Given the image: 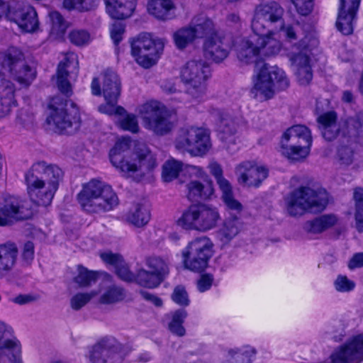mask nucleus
I'll list each match as a JSON object with an SVG mask.
<instances>
[{"label": "nucleus", "instance_id": "nucleus-30", "mask_svg": "<svg viewBox=\"0 0 363 363\" xmlns=\"http://www.w3.org/2000/svg\"><path fill=\"white\" fill-rule=\"evenodd\" d=\"M151 218L150 211L143 203H135L129 209L125 215L126 222L135 228H143L150 221Z\"/></svg>", "mask_w": 363, "mask_h": 363}, {"label": "nucleus", "instance_id": "nucleus-16", "mask_svg": "<svg viewBox=\"0 0 363 363\" xmlns=\"http://www.w3.org/2000/svg\"><path fill=\"white\" fill-rule=\"evenodd\" d=\"M305 39H301L298 44L293 45L287 53L297 79L301 85L308 84L313 78L310 65L309 50L306 44Z\"/></svg>", "mask_w": 363, "mask_h": 363}, {"label": "nucleus", "instance_id": "nucleus-28", "mask_svg": "<svg viewBox=\"0 0 363 363\" xmlns=\"http://www.w3.org/2000/svg\"><path fill=\"white\" fill-rule=\"evenodd\" d=\"M106 11L112 18L123 19L130 16L136 6L135 0H104Z\"/></svg>", "mask_w": 363, "mask_h": 363}, {"label": "nucleus", "instance_id": "nucleus-37", "mask_svg": "<svg viewBox=\"0 0 363 363\" xmlns=\"http://www.w3.org/2000/svg\"><path fill=\"white\" fill-rule=\"evenodd\" d=\"M337 218L334 214H325L317 217L306 224L307 231L312 233H320L332 227L337 223Z\"/></svg>", "mask_w": 363, "mask_h": 363}, {"label": "nucleus", "instance_id": "nucleus-6", "mask_svg": "<svg viewBox=\"0 0 363 363\" xmlns=\"http://www.w3.org/2000/svg\"><path fill=\"white\" fill-rule=\"evenodd\" d=\"M284 200L289 215L301 216L306 213L323 211L328 204L329 195L324 189L300 186L289 193Z\"/></svg>", "mask_w": 363, "mask_h": 363}, {"label": "nucleus", "instance_id": "nucleus-52", "mask_svg": "<svg viewBox=\"0 0 363 363\" xmlns=\"http://www.w3.org/2000/svg\"><path fill=\"white\" fill-rule=\"evenodd\" d=\"M70 41L77 45L84 46L91 41V35L84 30H74L69 34Z\"/></svg>", "mask_w": 363, "mask_h": 363}, {"label": "nucleus", "instance_id": "nucleus-9", "mask_svg": "<svg viewBox=\"0 0 363 363\" xmlns=\"http://www.w3.org/2000/svg\"><path fill=\"white\" fill-rule=\"evenodd\" d=\"M209 75L208 66L201 60H189L180 70V78L185 86L186 94L199 102L206 98Z\"/></svg>", "mask_w": 363, "mask_h": 363}, {"label": "nucleus", "instance_id": "nucleus-48", "mask_svg": "<svg viewBox=\"0 0 363 363\" xmlns=\"http://www.w3.org/2000/svg\"><path fill=\"white\" fill-rule=\"evenodd\" d=\"M125 294L123 289L112 286L108 288L101 297L102 303H114L123 300Z\"/></svg>", "mask_w": 363, "mask_h": 363}, {"label": "nucleus", "instance_id": "nucleus-13", "mask_svg": "<svg viewBox=\"0 0 363 363\" xmlns=\"http://www.w3.org/2000/svg\"><path fill=\"white\" fill-rule=\"evenodd\" d=\"M213 243L207 236H200L189 242L182 255L185 268L193 272H202L213 256Z\"/></svg>", "mask_w": 363, "mask_h": 363}, {"label": "nucleus", "instance_id": "nucleus-35", "mask_svg": "<svg viewBox=\"0 0 363 363\" xmlns=\"http://www.w3.org/2000/svg\"><path fill=\"white\" fill-rule=\"evenodd\" d=\"M174 9L171 0H149L147 5V12L159 20H167L169 12Z\"/></svg>", "mask_w": 363, "mask_h": 363}, {"label": "nucleus", "instance_id": "nucleus-51", "mask_svg": "<svg viewBox=\"0 0 363 363\" xmlns=\"http://www.w3.org/2000/svg\"><path fill=\"white\" fill-rule=\"evenodd\" d=\"M96 0H64V8L71 10L77 9L80 11H89L94 6Z\"/></svg>", "mask_w": 363, "mask_h": 363}, {"label": "nucleus", "instance_id": "nucleus-27", "mask_svg": "<svg viewBox=\"0 0 363 363\" xmlns=\"http://www.w3.org/2000/svg\"><path fill=\"white\" fill-rule=\"evenodd\" d=\"M182 171L190 174L191 177L203 174L200 167L192 165L184 166L182 162L170 159L166 161L162 166V177L164 182H169L176 179Z\"/></svg>", "mask_w": 363, "mask_h": 363}, {"label": "nucleus", "instance_id": "nucleus-22", "mask_svg": "<svg viewBox=\"0 0 363 363\" xmlns=\"http://www.w3.org/2000/svg\"><path fill=\"white\" fill-rule=\"evenodd\" d=\"M211 173L215 177L217 184L222 191L221 199L226 207L237 213L242 211L243 206L240 201L235 199L231 184L223 177V169L216 162H211L208 164Z\"/></svg>", "mask_w": 363, "mask_h": 363}, {"label": "nucleus", "instance_id": "nucleus-45", "mask_svg": "<svg viewBox=\"0 0 363 363\" xmlns=\"http://www.w3.org/2000/svg\"><path fill=\"white\" fill-rule=\"evenodd\" d=\"M49 16L52 24L51 33L55 35L57 38L62 37L68 28L67 23L57 11L50 12Z\"/></svg>", "mask_w": 363, "mask_h": 363}, {"label": "nucleus", "instance_id": "nucleus-23", "mask_svg": "<svg viewBox=\"0 0 363 363\" xmlns=\"http://www.w3.org/2000/svg\"><path fill=\"white\" fill-rule=\"evenodd\" d=\"M11 328L0 321V363H21L16 355L18 342L11 338Z\"/></svg>", "mask_w": 363, "mask_h": 363}, {"label": "nucleus", "instance_id": "nucleus-62", "mask_svg": "<svg viewBox=\"0 0 363 363\" xmlns=\"http://www.w3.org/2000/svg\"><path fill=\"white\" fill-rule=\"evenodd\" d=\"M23 260L30 264L34 258V245L32 242H27L24 244L22 252Z\"/></svg>", "mask_w": 363, "mask_h": 363}, {"label": "nucleus", "instance_id": "nucleus-25", "mask_svg": "<svg viewBox=\"0 0 363 363\" xmlns=\"http://www.w3.org/2000/svg\"><path fill=\"white\" fill-rule=\"evenodd\" d=\"M230 45L218 33L208 36L203 45V55L208 60L220 62L230 52Z\"/></svg>", "mask_w": 363, "mask_h": 363}, {"label": "nucleus", "instance_id": "nucleus-21", "mask_svg": "<svg viewBox=\"0 0 363 363\" xmlns=\"http://www.w3.org/2000/svg\"><path fill=\"white\" fill-rule=\"evenodd\" d=\"M114 340L104 339L93 346L89 359L93 363H121L122 356Z\"/></svg>", "mask_w": 363, "mask_h": 363}, {"label": "nucleus", "instance_id": "nucleus-57", "mask_svg": "<svg viewBox=\"0 0 363 363\" xmlns=\"http://www.w3.org/2000/svg\"><path fill=\"white\" fill-rule=\"evenodd\" d=\"M360 0H340L339 11L357 13Z\"/></svg>", "mask_w": 363, "mask_h": 363}, {"label": "nucleus", "instance_id": "nucleus-7", "mask_svg": "<svg viewBox=\"0 0 363 363\" xmlns=\"http://www.w3.org/2000/svg\"><path fill=\"white\" fill-rule=\"evenodd\" d=\"M217 207L206 203L192 204L177 220V225L186 230L206 233L217 227L220 220Z\"/></svg>", "mask_w": 363, "mask_h": 363}, {"label": "nucleus", "instance_id": "nucleus-11", "mask_svg": "<svg viewBox=\"0 0 363 363\" xmlns=\"http://www.w3.org/2000/svg\"><path fill=\"white\" fill-rule=\"evenodd\" d=\"M175 148L192 156H203L211 147L209 132L203 128L186 126L180 128L174 140Z\"/></svg>", "mask_w": 363, "mask_h": 363}, {"label": "nucleus", "instance_id": "nucleus-4", "mask_svg": "<svg viewBox=\"0 0 363 363\" xmlns=\"http://www.w3.org/2000/svg\"><path fill=\"white\" fill-rule=\"evenodd\" d=\"M239 40L235 45L238 59L243 64H257L266 57L277 55L282 48L279 34L274 30L257 33Z\"/></svg>", "mask_w": 363, "mask_h": 363}, {"label": "nucleus", "instance_id": "nucleus-38", "mask_svg": "<svg viewBox=\"0 0 363 363\" xmlns=\"http://www.w3.org/2000/svg\"><path fill=\"white\" fill-rule=\"evenodd\" d=\"M192 28L196 34V38H201L204 35H213L216 34L213 22L206 16H199L195 17L192 21Z\"/></svg>", "mask_w": 363, "mask_h": 363}, {"label": "nucleus", "instance_id": "nucleus-54", "mask_svg": "<svg viewBox=\"0 0 363 363\" xmlns=\"http://www.w3.org/2000/svg\"><path fill=\"white\" fill-rule=\"evenodd\" d=\"M296 11L301 16H307L313 8V0H291Z\"/></svg>", "mask_w": 363, "mask_h": 363}, {"label": "nucleus", "instance_id": "nucleus-8", "mask_svg": "<svg viewBox=\"0 0 363 363\" xmlns=\"http://www.w3.org/2000/svg\"><path fill=\"white\" fill-rule=\"evenodd\" d=\"M91 89L92 94L95 96L101 95V92L104 94L106 104L99 106L100 112L108 115L125 113V109L122 106H116L121 87V80L115 72L106 70L101 77L94 78Z\"/></svg>", "mask_w": 363, "mask_h": 363}, {"label": "nucleus", "instance_id": "nucleus-42", "mask_svg": "<svg viewBox=\"0 0 363 363\" xmlns=\"http://www.w3.org/2000/svg\"><path fill=\"white\" fill-rule=\"evenodd\" d=\"M356 14L339 11L336 21V26L338 30L344 35L352 34Z\"/></svg>", "mask_w": 363, "mask_h": 363}, {"label": "nucleus", "instance_id": "nucleus-53", "mask_svg": "<svg viewBox=\"0 0 363 363\" xmlns=\"http://www.w3.org/2000/svg\"><path fill=\"white\" fill-rule=\"evenodd\" d=\"M335 288L340 292H349L355 287V283L346 276L339 275L334 282Z\"/></svg>", "mask_w": 363, "mask_h": 363}, {"label": "nucleus", "instance_id": "nucleus-31", "mask_svg": "<svg viewBox=\"0 0 363 363\" xmlns=\"http://www.w3.org/2000/svg\"><path fill=\"white\" fill-rule=\"evenodd\" d=\"M311 130L305 125H296L289 128L283 134L281 141L291 143L312 145Z\"/></svg>", "mask_w": 363, "mask_h": 363}, {"label": "nucleus", "instance_id": "nucleus-32", "mask_svg": "<svg viewBox=\"0 0 363 363\" xmlns=\"http://www.w3.org/2000/svg\"><path fill=\"white\" fill-rule=\"evenodd\" d=\"M311 145L281 140V154L292 161H301L310 153Z\"/></svg>", "mask_w": 363, "mask_h": 363}, {"label": "nucleus", "instance_id": "nucleus-34", "mask_svg": "<svg viewBox=\"0 0 363 363\" xmlns=\"http://www.w3.org/2000/svg\"><path fill=\"white\" fill-rule=\"evenodd\" d=\"M186 196L189 200L196 201L199 199H206L213 194V188L211 183L203 185L197 180H191L187 183Z\"/></svg>", "mask_w": 363, "mask_h": 363}, {"label": "nucleus", "instance_id": "nucleus-12", "mask_svg": "<svg viewBox=\"0 0 363 363\" xmlns=\"http://www.w3.org/2000/svg\"><path fill=\"white\" fill-rule=\"evenodd\" d=\"M50 111L47 121L53 125L60 132H68V129L74 126L79 127V111L78 108L70 100L64 99L62 96L52 97L48 104Z\"/></svg>", "mask_w": 363, "mask_h": 363}, {"label": "nucleus", "instance_id": "nucleus-64", "mask_svg": "<svg viewBox=\"0 0 363 363\" xmlns=\"http://www.w3.org/2000/svg\"><path fill=\"white\" fill-rule=\"evenodd\" d=\"M36 299L35 296L30 294H20L13 298L11 301L18 305H25L33 302Z\"/></svg>", "mask_w": 363, "mask_h": 363}, {"label": "nucleus", "instance_id": "nucleus-41", "mask_svg": "<svg viewBox=\"0 0 363 363\" xmlns=\"http://www.w3.org/2000/svg\"><path fill=\"white\" fill-rule=\"evenodd\" d=\"M197 38L191 26L179 29L174 33V40L179 49L185 48Z\"/></svg>", "mask_w": 363, "mask_h": 363}, {"label": "nucleus", "instance_id": "nucleus-56", "mask_svg": "<svg viewBox=\"0 0 363 363\" xmlns=\"http://www.w3.org/2000/svg\"><path fill=\"white\" fill-rule=\"evenodd\" d=\"M101 259L106 264L113 265L115 268L123 262V259L118 254H114L110 251L100 254Z\"/></svg>", "mask_w": 363, "mask_h": 363}, {"label": "nucleus", "instance_id": "nucleus-17", "mask_svg": "<svg viewBox=\"0 0 363 363\" xmlns=\"http://www.w3.org/2000/svg\"><path fill=\"white\" fill-rule=\"evenodd\" d=\"M132 54L136 62L145 68L156 63L158 50L155 41L147 33L140 34L131 43Z\"/></svg>", "mask_w": 363, "mask_h": 363}, {"label": "nucleus", "instance_id": "nucleus-39", "mask_svg": "<svg viewBox=\"0 0 363 363\" xmlns=\"http://www.w3.org/2000/svg\"><path fill=\"white\" fill-rule=\"evenodd\" d=\"M145 266L153 274L164 279V277L168 274V264L162 257L157 255H150L145 258Z\"/></svg>", "mask_w": 363, "mask_h": 363}, {"label": "nucleus", "instance_id": "nucleus-33", "mask_svg": "<svg viewBox=\"0 0 363 363\" xmlns=\"http://www.w3.org/2000/svg\"><path fill=\"white\" fill-rule=\"evenodd\" d=\"M335 112H328L318 117V121L323 138L327 140H334L338 135L340 127L337 123Z\"/></svg>", "mask_w": 363, "mask_h": 363}, {"label": "nucleus", "instance_id": "nucleus-20", "mask_svg": "<svg viewBox=\"0 0 363 363\" xmlns=\"http://www.w3.org/2000/svg\"><path fill=\"white\" fill-rule=\"evenodd\" d=\"M333 363L359 362L363 359V335L354 336L330 356Z\"/></svg>", "mask_w": 363, "mask_h": 363}, {"label": "nucleus", "instance_id": "nucleus-47", "mask_svg": "<svg viewBox=\"0 0 363 363\" xmlns=\"http://www.w3.org/2000/svg\"><path fill=\"white\" fill-rule=\"evenodd\" d=\"M255 354L256 350L250 346H245L237 351L234 350L228 351V354L235 357L237 363H251Z\"/></svg>", "mask_w": 363, "mask_h": 363}, {"label": "nucleus", "instance_id": "nucleus-26", "mask_svg": "<svg viewBox=\"0 0 363 363\" xmlns=\"http://www.w3.org/2000/svg\"><path fill=\"white\" fill-rule=\"evenodd\" d=\"M71 65L76 68L78 67L77 56L72 52L65 55L64 60L59 63L57 70V84L58 89L67 96H69L72 94L71 84L67 80L68 72L67 70V68Z\"/></svg>", "mask_w": 363, "mask_h": 363}, {"label": "nucleus", "instance_id": "nucleus-18", "mask_svg": "<svg viewBox=\"0 0 363 363\" xmlns=\"http://www.w3.org/2000/svg\"><path fill=\"white\" fill-rule=\"evenodd\" d=\"M284 15L283 8L277 2L272 1L257 6L251 23L252 30L266 33L269 24L281 21Z\"/></svg>", "mask_w": 363, "mask_h": 363}, {"label": "nucleus", "instance_id": "nucleus-50", "mask_svg": "<svg viewBox=\"0 0 363 363\" xmlns=\"http://www.w3.org/2000/svg\"><path fill=\"white\" fill-rule=\"evenodd\" d=\"M98 292L91 291L90 293H78L75 294L70 300L71 307L74 310H79L84 306L89 301L97 296Z\"/></svg>", "mask_w": 363, "mask_h": 363}, {"label": "nucleus", "instance_id": "nucleus-60", "mask_svg": "<svg viewBox=\"0 0 363 363\" xmlns=\"http://www.w3.org/2000/svg\"><path fill=\"white\" fill-rule=\"evenodd\" d=\"M116 272L118 276L123 280L131 281L135 279L133 274L129 270L126 265L123 263L116 267Z\"/></svg>", "mask_w": 363, "mask_h": 363}, {"label": "nucleus", "instance_id": "nucleus-1", "mask_svg": "<svg viewBox=\"0 0 363 363\" xmlns=\"http://www.w3.org/2000/svg\"><path fill=\"white\" fill-rule=\"evenodd\" d=\"M0 118L11 112L16 106V88L10 81L12 79L23 87H28L36 77L35 69L26 60L23 53L16 48L11 47L0 52Z\"/></svg>", "mask_w": 363, "mask_h": 363}, {"label": "nucleus", "instance_id": "nucleus-10", "mask_svg": "<svg viewBox=\"0 0 363 363\" xmlns=\"http://www.w3.org/2000/svg\"><path fill=\"white\" fill-rule=\"evenodd\" d=\"M289 84V79L282 69L264 64L257 73L252 93L255 98L262 101L272 98L276 88L284 90Z\"/></svg>", "mask_w": 363, "mask_h": 363}, {"label": "nucleus", "instance_id": "nucleus-59", "mask_svg": "<svg viewBox=\"0 0 363 363\" xmlns=\"http://www.w3.org/2000/svg\"><path fill=\"white\" fill-rule=\"evenodd\" d=\"M337 155L340 161L343 164H350L353 161V151L349 147H341L338 150Z\"/></svg>", "mask_w": 363, "mask_h": 363}, {"label": "nucleus", "instance_id": "nucleus-19", "mask_svg": "<svg viewBox=\"0 0 363 363\" xmlns=\"http://www.w3.org/2000/svg\"><path fill=\"white\" fill-rule=\"evenodd\" d=\"M238 182L248 187H258L268 177V169L254 162L244 161L235 167Z\"/></svg>", "mask_w": 363, "mask_h": 363}, {"label": "nucleus", "instance_id": "nucleus-49", "mask_svg": "<svg viewBox=\"0 0 363 363\" xmlns=\"http://www.w3.org/2000/svg\"><path fill=\"white\" fill-rule=\"evenodd\" d=\"M96 279V273L89 271L82 266L78 267V275L74 277V281L81 287H86Z\"/></svg>", "mask_w": 363, "mask_h": 363}, {"label": "nucleus", "instance_id": "nucleus-63", "mask_svg": "<svg viewBox=\"0 0 363 363\" xmlns=\"http://www.w3.org/2000/svg\"><path fill=\"white\" fill-rule=\"evenodd\" d=\"M213 278L210 274H203L201 276L200 279L198 281L197 286L198 289L201 292H203L210 289L212 285Z\"/></svg>", "mask_w": 363, "mask_h": 363}, {"label": "nucleus", "instance_id": "nucleus-55", "mask_svg": "<svg viewBox=\"0 0 363 363\" xmlns=\"http://www.w3.org/2000/svg\"><path fill=\"white\" fill-rule=\"evenodd\" d=\"M172 298L175 303L181 306H188L189 303L188 294L182 286L175 287L172 294Z\"/></svg>", "mask_w": 363, "mask_h": 363}, {"label": "nucleus", "instance_id": "nucleus-15", "mask_svg": "<svg viewBox=\"0 0 363 363\" xmlns=\"http://www.w3.org/2000/svg\"><path fill=\"white\" fill-rule=\"evenodd\" d=\"M33 216L29 202L19 197H6L0 206V226H8L14 222L27 220Z\"/></svg>", "mask_w": 363, "mask_h": 363}, {"label": "nucleus", "instance_id": "nucleus-2", "mask_svg": "<svg viewBox=\"0 0 363 363\" xmlns=\"http://www.w3.org/2000/svg\"><path fill=\"white\" fill-rule=\"evenodd\" d=\"M132 146L129 138L118 139L110 150V161L126 177L140 181L156 168V157L145 144Z\"/></svg>", "mask_w": 363, "mask_h": 363}, {"label": "nucleus", "instance_id": "nucleus-61", "mask_svg": "<svg viewBox=\"0 0 363 363\" xmlns=\"http://www.w3.org/2000/svg\"><path fill=\"white\" fill-rule=\"evenodd\" d=\"M124 33V26L121 23L113 24L111 29V37L115 44H118L122 40V35Z\"/></svg>", "mask_w": 363, "mask_h": 363}, {"label": "nucleus", "instance_id": "nucleus-46", "mask_svg": "<svg viewBox=\"0 0 363 363\" xmlns=\"http://www.w3.org/2000/svg\"><path fill=\"white\" fill-rule=\"evenodd\" d=\"M112 115H116L118 117V124L123 130H128L133 133L138 132L139 125L135 115L127 113L125 110V113L123 115L117 113H113Z\"/></svg>", "mask_w": 363, "mask_h": 363}, {"label": "nucleus", "instance_id": "nucleus-58", "mask_svg": "<svg viewBox=\"0 0 363 363\" xmlns=\"http://www.w3.org/2000/svg\"><path fill=\"white\" fill-rule=\"evenodd\" d=\"M352 125L355 130L357 137L363 143V111H359L352 120Z\"/></svg>", "mask_w": 363, "mask_h": 363}, {"label": "nucleus", "instance_id": "nucleus-5", "mask_svg": "<svg viewBox=\"0 0 363 363\" xmlns=\"http://www.w3.org/2000/svg\"><path fill=\"white\" fill-rule=\"evenodd\" d=\"M82 208L89 213H99L113 210L119 200L112 187L96 179H91L82 186L77 195Z\"/></svg>", "mask_w": 363, "mask_h": 363}, {"label": "nucleus", "instance_id": "nucleus-24", "mask_svg": "<svg viewBox=\"0 0 363 363\" xmlns=\"http://www.w3.org/2000/svg\"><path fill=\"white\" fill-rule=\"evenodd\" d=\"M8 18L15 22L23 30L28 33L35 31L39 26L35 9L30 5L11 8Z\"/></svg>", "mask_w": 363, "mask_h": 363}, {"label": "nucleus", "instance_id": "nucleus-36", "mask_svg": "<svg viewBox=\"0 0 363 363\" xmlns=\"http://www.w3.org/2000/svg\"><path fill=\"white\" fill-rule=\"evenodd\" d=\"M18 256V248L13 243L0 245V272L12 269Z\"/></svg>", "mask_w": 363, "mask_h": 363}, {"label": "nucleus", "instance_id": "nucleus-3", "mask_svg": "<svg viewBox=\"0 0 363 363\" xmlns=\"http://www.w3.org/2000/svg\"><path fill=\"white\" fill-rule=\"evenodd\" d=\"M62 177V171L57 166L43 161L34 163L25 174L30 201L37 206L50 205Z\"/></svg>", "mask_w": 363, "mask_h": 363}, {"label": "nucleus", "instance_id": "nucleus-29", "mask_svg": "<svg viewBox=\"0 0 363 363\" xmlns=\"http://www.w3.org/2000/svg\"><path fill=\"white\" fill-rule=\"evenodd\" d=\"M242 230V223L236 216L225 218L217 235L219 240L224 245H228Z\"/></svg>", "mask_w": 363, "mask_h": 363}, {"label": "nucleus", "instance_id": "nucleus-44", "mask_svg": "<svg viewBox=\"0 0 363 363\" xmlns=\"http://www.w3.org/2000/svg\"><path fill=\"white\" fill-rule=\"evenodd\" d=\"M187 313L186 311L180 309L174 311L172 314V319L169 323V330L174 334L178 336H184L185 334V329L182 326L184 319Z\"/></svg>", "mask_w": 363, "mask_h": 363}, {"label": "nucleus", "instance_id": "nucleus-40", "mask_svg": "<svg viewBox=\"0 0 363 363\" xmlns=\"http://www.w3.org/2000/svg\"><path fill=\"white\" fill-rule=\"evenodd\" d=\"M220 137L226 143H235L238 123L231 118H223L220 125Z\"/></svg>", "mask_w": 363, "mask_h": 363}, {"label": "nucleus", "instance_id": "nucleus-14", "mask_svg": "<svg viewBox=\"0 0 363 363\" xmlns=\"http://www.w3.org/2000/svg\"><path fill=\"white\" fill-rule=\"evenodd\" d=\"M138 111L145 128L157 135H165L174 127L167 111L156 101L144 103L138 106Z\"/></svg>", "mask_w": 363, "mask_h": 363}, {"label": "nucleus", "instance_id": "nucleus-43", "mask_svg": "<svg viewBox=\"0 0 363 363\" xmlns=\"http://www.w3.org/2000/svg\"><path fill=\"white\" fill-rule=\"evenodd\" d=\"M135 279L140 285L148 288L157 286L163 280L162 278L153 274L151 271L145 269H141L138 272Z\"/></svg>", "mask_w": 363, "mask_h": 363}]
</instances>
